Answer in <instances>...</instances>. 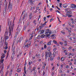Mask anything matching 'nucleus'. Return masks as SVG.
<instances>
[{
	"mask_svg": "<svg viewBox=\"0 0 76 76\" xmlns=\"http://www.w3.org/2000/svg\"><path fill=\"white\" fill-rule=\"evenodd\" d=\"M15 18H14V20L12 22V24L11 26L12 25V21H10H10L9 20H8V25H10L9 26V33H10V34H11V32H12L13 31V28H14V26H15V24H14V20H15Z\"/></svg>",
	"mask_w": 76,
	"mask_h": 76,
	"instance_id": "f257e3e1",
	"label": "nucleus"
},
{
	"mask_svg": "<svg viewBox=\"0 0 76 76\" xmlns=\"http://www.w3.org/2000/svg\"><path fill=\"white\" fill-rule=\"evenodd\" d=\"M48 57H50V58H51V57L52 56V55H51V52H49L48 53L47 52H45V59H47V58L48 57Z\"/></svg>",
	"mask_w": 76,
	"mask_h": 76,
	"instance_id": "f03ea898",
	"label": "nucleus"
},
{
	"mask_svg": "<svg viewBox=\"0 0 76 76\" xmlns=\"http://www.w3.org/2000/svg\"><path fill=\"white\" fill-rule=\"evenodd\" d=\"M50 32V30L49 29H48L46 30V32L45 33L46 35V37H50V35L51 32Z\"/></svg>",
	"mask_w": 76,
	"mask_h": 76,
	"instance_id": "7ed1b4c3",
	"label": "nucleus"
},
{
	"mask_svg": "<svg viewBox=\"0 0 76 76\" xmlns=\"http://www.w3.org/2000/svg\"><path fill=\"white\" fill-rule=\"evenodd\" d=\"M76 5L74 4H71V7H69V9L70 10H74L75 9L76 7Z\"/></svg>",
	"mask_w": 76,
	"mask_h": 76,
	"instance_id": "20e7f679",
	"label": "nucleus"
},
{
	"mask_svg": "<svg viewBox=\"0 0 76 76\" xmlns=\"http://www.w3.org/2000/svg\"><path fill=\"white\" fill-rule=\"evenodd\" d=\"M9 8L10 11H11V10H12V4H11L10 2H9L8 9H9Z\"/></svg>",
	"mask_w": 76,
	"mask_h": 76,
	"instance_id": "39448f33",
	"label": "nucleus"
},
{
	"mask_svg": "<svg viewBox=\"0 0 76 76\" xmlns=\"http://www.w3.org/2000/svg\"><path fill=\"white\" fill-rule=\"evenodd\" d=\"M31 41L28 42V43L26 46V48H28L30 47V45H31Z\"/></svg>",
	"mask_w": 76,
	"mask_h": 76,
	"instance_id": "423d86ee",
	"label": "nucleus"
},
{
	"mask_svg": "<svg viewBox=\"0 0 76 76\" xmlns=\"http://www.w3.org/2000/svg\"><path fill=\"white\" fill-rule=\"evenodd\" d=\"M70 14H72V11L69 10L66 12V16H68V15H70Z\"/></svg>",
	"mask_w": 76,
	"mask_h": 76,
	"instance_id": "0eeeda50",
	"label": "nucleus"
},
{
	"mask_svg": "<svg viewBox=\"0 0 76 76\" xmlns=\"http://www.w3.org/2000/svg\"><path fill=\"white\" fill-rule=\"evenodd\" d=\"M28 15V14H27V13H25L23 15V18L22 19L23 20H25V18H27V16Z\"/></svg>",
	"mask_w": 76,
	"mask_h": 76,
	"instance_id": "6e6552de",
	"label": "nucleus"
},
{
	"mask_svg": "<svg viewBox=\"0 0 76 76\" xmlns=\"http://www.w3.org/2000/svg\"><path fill=\"white\" fill-rule=\"evenodd\" d=\"M7 10V4L5 6V8L4 10V13H6V10Z\"/></svg>",
	"mask_w": 76,
	"mask_h": 76,
	"instance_id": "1a4fd4ad",
	"label": "nucleus"
},
{
	"mask_svg": "<svg viewBox=\"0 0 76 76\" xmlns=\"http://www.w3.org/2000/svg\"><path fill=\"white\" fill-rule=\"evenodd\" d=\"M1 66H2V68L1 69V71L0 72V73H1V71H2L3 69V68H4V64H2Z\"/></svg>",
	"mask_w": 76,
	"mask_h": 76,
	"instance_id": "9d476101",
	"label": "nucleus"
},
{
	"mask_svg": "<svg viewBox=\"0 0 76 76\" xmlns=\"http://www.w3.org/2000/svg\"><path fill=\"white\" fill-rule=\"evenodd\" d=\"M23 39V37H21L20 39H19L17 42V43H18V42H21V41Z\"/></svg>",
	"mask_w": 76,
	"mask_h": 76,
	"instance_id": "9b49d317",
	"label": "nucleus"
},
{
	"mask_svg": "<svg viewBox=\"0 0 76 76\" xmlns=\"http://www.w3.org/2000/svg\"><path fill=\"white\" fill-rule=\"evenodd\" d=\"M4 58V57H3V56L1 57V63H3V61H4V59H3Z\"/></svg>",
	"mask_w": 76,
	"mask_h": 76,
	"instance_id": "f8f14e48",
	"label": "nucleus"
},
{
	"mask_svg": "<svg viewBox=\"0 0 76 76\" xmlns=\"http://www.w3.org/2000/svg\"><path fill=\"white\" fill-rule=\"evenodd\" d=\"M12 51H13V53H12V55L13 56H15V48H13Z\"/></svg>",
	"mask_w": 76,
	"mask_h": 76,
	"instance_id": "ddd939ff",
	"label": "nucleus"
},
{
	"mask_svg": "<svg viewBox=\"0 0 76 76\" xmlns=\"http://www.w3.org/2000/svg\"><path fill=\"white\" fill-rule=\"evenodd\" d=\"M21 70H22V69L21 68H19L17 69V72L18 73H20V72H21Z\"/></svg>",
	"mask_w": 76,
	"mask_h": 76,
	"instance_id": "4468645a",
	"label": "nucleus"
},
{
	"mask_svg": "<svg viewBox=\"0 0 76 76\" xmlns=\"http://www.w3.org/2000/svg\"><path fill=\"white\" fill-rule=\"evenodd\" d=\"M48 51H50L51 50V47L50 46H48L47 48Z\"/></svg>",
	"mask_w": 76,
	"mask_h": 76,
	"instance_id": "2eb2a0df",
	"label": "nucleus"
},
{
	"mask_svg": "<svg viewBox=\"0 0 76 76\" xmlns=\"http://www.w3.org/2000/svg\"><path fill=\"white\" fill-rule=\"evenodd\" d=\"M8 30H6V32H5V35H8Z\"/></svg>",
	"mask_w": 76,
	"mask_h": 76,
	"instance_id": "dca6fc26",
	"label": "nucleus"
},
{
	"mask_svg": "<svg viewBox=\"0 0 76 76\" xmlns=\"http://www.w3.org/2000/svg\"><path fill=\"white\" fill-rule=\"evenodd\" d=\"M67 6V4H65L63 5V7H66Z\"/></svg>",
	"mask_w": 76,
	"mask_h": 76,
	"instance_id": "f3484780",
	"label": "nucleus"
},
{
	"mask_svg": "<svg viewBox=\"0 0 76 76\" xmlns=\"http://www.w3.org/2000/svg\"><path fill=\"white\" fill-rule=\"evenodd\" d=\"M29 16L30 19H32V13H30Z\"/></svg>",
	"mask_w": 76,
	"mask_h": 76,
	"instance_id": "a211bd4d",
	"label": "nucleus"
},
{
	"mask_svg": "<svg viewBox=\"0 0 76 76\" xmlns=\"http://www.w3.org/2000/svg\"><path fill=\"white\" fill-rule=\"evenodd\" d=\"M44 32V30H42V31L40 34V35H42V34H43Z\"/></svg>",
	"mask_w": 76,
	"mask_h": 76,
	"instance_id": "6ab92c4d",
	"label": "nucleus"
},
{
	"mask_svg": "<svg viewBox=\"0 0 76 76\" xmlns=\"http://www.w3.org/2000/svg\"><path fill=\"white\" fill-rule=\"evenodd\" d=\"M4 3H5V6H6V4H7V3H6V0H4Z\"/></svg>",
	"mask_w": 76,
	"mask_h": 76,
	"instance_id": "aec40b11",
	"label": "nucleus"
},
{
	"mask_svg": "<svg viewBox=\"0 0 76 76\" xmlns=\"http://www.w3.org/2000/svg\"><path fill=\"white\" fill-rule=\"evenodd\" d=\"M54 35H55V34H53L51 35L52 37H53L54 39H56V37L54 36Z\"/></svg>",
	"mask_w": 76,
	"mask_h": 76,
	"instance_id": "412c9836",
	"label": "nucleus"
},
{
	"mask_svg": "<svg viewBox=\"0 0 76 76\" xmlns=\"http://www.w3.org/2000/svg\"><path fill=\"white\" fill-rule=\"evenodd\" d=\"M9 38V37L8 36H6L5 37V42H6V39H7Z\"/></svg>",
	"mask_w": 76,
	"mask_h": 76,
	"instance_id": "4be33fe9",
	"label": "nucleus"
},
{
	"mask_svg": "<svg viewBox=\"0 0 76 76\" xmlns=\"http://www.w3.org/2000/svg\"><path fill=\"white\" fill-rule=\"evenodd\" d=\"M53 43L56 44H57V42L55 40H53Z\"/></svg>",
	"mask_w": 76,
	"mask_h": 76,
	"instance_id": "5701e85b",
	"label": "nucleus"
},
{
	"mask_svg": "<svg viewBox=\"0 0 76 76\" xmlns=\"http://www.w3.org/2000/svg\"><path fill=\"white\" fill-rule=\"evenodd\" d=\"M31 61H30L28 62V66H31Z\"/></svg>",
	"mask_w": 76,
	"mask_h": 76,
	"instance_id": "b1692460",
	"label": "nucleus"
},
{
	"mask_svg": "<svg viewBox=\"0 0 76 76\" xmlns=\"http://www.w3.org/2000/svg\"><path fill=\"white\" fill-rule=\"evenodd\" d=\"M34 74L35 76H36V75H37V72H36L35 70V71H34Z\"/></svg>",
	"mask_w": 76,
	"mask_h": 76,
	"instance_id": "393cba45",
	"label": "nucleus"
},
{
	"mask_svg": "<svg viewBox=\"0 0 76 76\" xmlns=\"http://www.w3.org/2000/svg\"><path fill=\"white\" fill-rule=\"evenodd\" d=\"M51 41L50 40V42L48 43L47 45H51Z\"/></svg>",
	"mask_w": 76,
	"mask_h": 76,
	"instance_id": "a878e982",
	"label": "nucleus"
},
{
	"mask_svg": "<svg viewBox=\"0 0 76 76\" xmlns=\"http://www.w3.org/2000/svg\"><path fill=\"white\" fill-rule=\"evenodd\" d=\"M46 36H45V35H42L41 36V37L42 38H44L45 37H46Z\"/></svg>",
	"mask_w": 76,
	"mask_h": 76,
	"instance_id": "bb28decb",
	"label": "nucleus"
},
{
	"mask_svg": "<svg viewBox=\"0 0 76 76\" xmlns=\"http://www.w3.org/2000/svg\"><path fill=\"white\" fill-rule=\"evenodd\" d=\"M4 44L6 46H7V45H8V44L7 43V42H5Z\"/></svg>",
	"mask_w": 76,
	"mask_h": 76,
	"instance_id": "cd10ccee",
	"label": "nucleus"
},
{
	"mask_svg": "<svg viewBox=\"0 0 76 76\" xmlns=\"http://www.w3.org/2000/svg\"><path fill=\"white\" fill-rule=\"evenodd\" d=\"M26 43H25L24 44V48H26Z\"/></svg>",
	"mask_w": 76,
	"mask_h": 76,
	"instance_id": "c85d7f7f",
	"label": "nucleus"
},
{
	"mask_svg": "<svg viewBox=\"0 0 76 76\" xmlns=\"http://www.w3.org/2000/svg\"><path fill=\"white\" fill-rule=\"evenodd\" d=\"M61 60L62 61H64V58L63 57H62L61 58Z\"/></svg>",
	"mask_w": 76,
	"mask_h": 76,
	"instance_id": "c756f323",
	"label": "nucleus"
},
{
	"mask_svg": "<svg viewBox=\"0 0 76 76\" xmlns=\"http://www.w3.org/2000/svg\"><path fill=\"white\" fill-rule=\"evenodd\" d=\"M53 55L54 57L56 56V52H54L53 53Z\"/></svg>",
	"mask_w": 76,
	"mask_h": 76,
	"instance_id": "7c9ffc66",
	"label": "nucleus"
},
{
	"mask_svg": "<svg viewBox=\"0 0 76 76\" xmlns=\"http://www.w3.org/2000/svg\"><path fill=\"white\" fill-rule=\"evenodd\" d=\"M7 48H8V47H7V46H6L5 47L4 49H5V50H7Z\"/></svg>",
	"mask_w": 76,
	"mask_h": 76,
	"instance_id": "2f4dec72",
	"label": "nucleus"
},
{
	"mask_svg": "<svg viewBox=\"0 0 76 76\" xmlns=\"http://www.w3.org/2000/svg\"><path fill=\"white\" fill-rule=\"evenodd\" d=\"M32 38H33V36H32L30 38H29V41L30 40H31V39H32Z\"/></svg>",
	"mask_w": 76,
	"mask_h": 76,
	"instance_id": "473e14b6",
	"label": "nucleus"
},
{
	"mask_svg": "<svg viewBox=\"0 0 76 76\" xmlns=\"http://www.w3.org/2000/svg\"><path fill=\"white\" fill-rule=\"evenodd\" d=\"M26 29V25H25L24 26V28H23V30L24 31H25V30Z\"/></svg>",
	"mask_w": 76,
	"mask_h": 76,
	"instance_id": "72a5a7b5",
	"label": "nucleus"
},
{
	"mask_svg": "<svg viewBox=\"0 0 76 76\" xmlns=\"http://www.w3.org/2000/svg\"><path fill=\"white\" fill-rule=\"evenodd\" d=\"M14 56H11V58L12 59V60H13V58H14Z\"/></svg>",
	"mask_w": 76,
	"mask_h": 76,
	"instance_id": "f704fd0d",
	"label": "nucleus"
},
{
	"mask_svg": "<svg viewBox=\"0 0 76 76\" xmlns=\"http://www.w3.org/2000/svg\"><path fill=\"white\" fill-rule=\"evenodd\" d=\"M20 29H19L18 30V31L17 32V33L18 34H19V32H20Z\"/></svg>",
	"mask_w": 76,
	"mask_h": 76,
	"instance_id": "c9c22d12",
	"label": "nucleus"
},
{
	"mask_svg": "<svg viewBox=\"0 0 76 76\" xmlns=\"http://www.w3.org/2000/svg\"><path fill=\"white\" fill-rule=\"evenodd\" d=\"M61 5H62V4H61V3H59V7L61 8Z\"/></svg>",
	"mask_w": 76,
	"mask_h": 76,
	"instance_id": "e433bc0d",
	"label": "nucleus"
},
{
	"mask_svg": "<svg viewBox=\"0 0 76 76\" xmlns=\"http://www.w3.org/2000/svg\"><path fill=\"white\" fill-rule=\"evenodd\" d=\"M44 48L45 49L47 48V45H46L45 44L44 45Z\"/></svg>",
	"mask_w": 76,
	"mask_h": 76,
	"instance_id": "4c0bfd02",
	"label": "nucleus"
},
{
	"mask_svg": "<svg viewBox=\"0 0 76 76\" xmlns=\"http://www.w3.org/2000/svg\"><path fill=\"white\" fill-rule=\"evenodd\" d=\"M35 69V67H33V69L32 70V71H34Z\"/></svg>",
	"mask_w": 76,
	"mask_h": 76,
	"instance_id": "58836bf2",
	"label": "nucleus"
},
{
	"mask_svg": "<svg viewBox=\"0 0 76 76\" xmlns=\"http://www.w3.org/2000/svg\"><path fill=\"white\" fill-rule=\"evenodd\" d=\"M41 38V36L40 35H39L37 37V38L38 39H39Z\"/></svg>",
	"mask_w": 76,
	"mask_h": 76,
	"instance_id": "ea45409f",
	"label": "nucleus"
},
{
	"mask_svg": "<svg viewBox=\"0 0 76 76\" xmlns=\"http://www.w3.org/2000/svg\"><path fill=\"white\" fill-rule=\"evenodd\" d=\"M12 72H10L9 75L10 76H11V75H12Z\"/></svg>",
	"mask_w": 76,
	"mask_h": 76,
	"instance_id": "a19ab883",
	"label": "nucleus"
},
{
	"mask_svg": "<svg viewBox=\"0 0 76 76\" xmlns=\"http://www.w3.org/2000/svg\"><path fill=\"white\" fill-rule=\"evenodd\" d=\"M25 66L24 67V70H26V66H25V64H24Z\"/></svg>",
	"mask_w": 76,
	"mask_h": 76,
	"instance_id": "79ce46f5",
	"label": "nucleus"
},
{
	"mask_svg": "<svg viewBox=\"0 0 76 76\" xmlns=\"http://www.w3.org/2000/svg\"><path fill=\"white\" fill-rule=\"evenodd\" d=\"M54 75V72H53L52 73V76H53Z\"/></svg>",
	"mask_w": 76,
	"mask_h": 76,
	"instance_id": "37998d69",
	"label": "nucleus"
},
{
	"mask_svg": "<svg viewBox=\"0 0 76 76\" xmlns=\"http://www.w3.org/2000/svg\"><path fill=\"white\" fill-rule=\"evenodd\" d=\"M55 12H58V13H61L60 12H59V11L58 10H56L55 11Z\"/></svg>",
	"mask_w": 76,
	"mask_h": 76,
	"instance_id": "c03bdc74",
	"label": "nucleus"
},
{
	"mask_svg": "<svg viewBox=\"0 0 76 76\" xmlns=\"http://www.w3.org/2000/svg\"><path fill=\"white\" fill-rule=\"evenodd\" d=\"M29 23H30V22H28V23L27 24V26H28L29 25Z\"/></svg>",
	"mask_w": 76,
	"mask_h": 76,
	"instance_id": "a18cd8bd",
	"label": "nucleus"
},
{
	"mask_svg": "<svg viewBox=\"0 0 76 76\" xmlns=\"http://www.w3.org/2000/svg\"><path fill=\"white\" fill-rule=\"evenodd\" d=\"M68 16L69 18H71V17L72 16V15H68Z\"/></svg>",
	"mask_w": 76,
	"mask_h": 76,
	"instance_id": "49530a36",
	"label": "nucleus"
},
{
	"mask_svg": "<svg viewBox=\"0 0 76 76\" xmlns=\"http://www.w3.org/2000/svg\"><path fill=\"white\" fill-rule=\"evenodd\" d=\"M9 52H8L7 53V56H6L7 58L9 56Z\"/></svg>",
	"mask_w": 76,
	"mask_h": 76,
	"instance_id": "de8ad7c7",
	"label": "nucleus"
},
{
	"mask_svg": "<svg viewBox=\"0 0 76 76\" xmlns=\"http://www.w3.org/2000/svg\"><path fill=\"white\" fill-rule=\"evenodd\" d=\"M32 58L33 60H34V59H35V56H33L32 57Z\"/></svg>",
	"mask_w": 76,
	"mask_h": 76,
	"instance_id": "09e8293b",
	"label": "nucleus"
},
{
	"mask_svg": "<svg viewBox=\"0 0 76 76\" xmlns=\"http://www.w3.org/2000/svg\"><path fill=\"white\" fill-rule=\"evenodd\" d=\"M42 27L41 26H39V28H40V30H41V29H42Z\"/></svg>",
	"mask_w": 76,
	"mask_h": 76,
	"instance_id": "8fccbe9b",
	"label": "nucleus"
},
{
	"mask_svg": "<svg viewBox=\"0 0 76 76\" xmlns=\"http://www.w3.org/2000/svg\"><path fill=\"white\" fill-rule=\"evenodd\" d=\"M43 19H44V20H45V21H46V20H46V17H45Z\"/></svg>",
	"mask_w": 76,
	"mask_h": 76,
	"instance_id": "3c124183",
	"label": "nucleus"
},
{
	"mask_svg": "<svg viewBox=\"0 0 76 76\" xmlns=\"http://www.w3.org/2000/svg\"><path fill=\"white\" fill-rule=\"evenodd\" d=\"M60 44H61V45H63V43L62 42H59Z\"/></svg>",
	"mask_w": 76,
	"mask_h": 76,
	"instance_id": "603ef678",
	"label": "nucleus"
},
{
	"mask_svg": "<svg viewBox=\"0 0 76 76\" xmlns=\"http://www.w3.org/2000/svg\"><path fill=\"white\" fill-rule=\"evenodd\" d=\"M59 73H61L62 72V70L61 69H60L59 70Z\"/></svg>",
	"mask_w": 76,
	"mask_h": 76,
	"instance_id": "864d4df0",
	"label": "nucleus"
},
{
	"mask_svg": "<svg viewBox=\"0 0 76 76\" xmlns=\"http://www.w3.org/2000/svg\"><path fill=\"white\" fill-rule=\"evenodd\" d=\"M67 43L66 42H65L64 43V45H65V46H66V45H67Z\"/></svg>",
	"mask_w": 76,
	"mask_h": 76,
	"instance_id": "5fc2aeb1",
	"label": "nucleus"
},
{
	"mask_svg": "<svg viewBox=\"0 0 76 76\" xmlns=\"http://www.w3.org/2000/svg\"><path fill=\"white\" fill-rule=\"evenodd\" d=\"M46 23H47V22H45L44 23H43V24L44 25V26H45V25H46Z\"/></svg>",
	"mask_w": 76,
	"mask_h": 76,
	"instance_id": "6e6d98bb",
	"label": "nucleus"
},
{
	"mask_svg": "<svg viewBox=\"0 0 76 76\" xmlns=\"http://www.w3.org/2000/svg\"><path fill=\"white\" fill-rule=\"evenodd\" d=\"M4 53L5 54H6V52H7V51H6V50H4Z\"/></svg>",
	"mask_w": 76,
	"mask_h": 76,
	"instance_id": "4d7b16f0",
	"label": "nucleus"
},
{
	"mask_svg": "<svg viewBox=\"0 0 76 76\" xmlns=\"http://www.w3.org/2000/svg\"><path fill=\"white\" fill-rule=\"evenodd\" d=\"M20 2V0H17V3H19Z\"/></svg>",
	"mask_w": 76,
	"mask_h": 76,
	"instance_id": "13d9d810",
	"label": "nucleus"
},
{
	"mask_svg": "<svg viewBox=\"0 0 76 76\" xmlns=\"http://www.w3.org/2000/svg\"><path fill=\"white\" fill-rule=\"evenodd\" d=\"M57 18L58 19V20L59 21V22H61L60 21V19H59L58 17H57Z\"/></svg>",
	"mask_w": 76,
	"mask_h": 76,
	"instance_id": "bf43d9fd",
	"label": "nucleus"
},
{
	"mask_svg": "<svg viewBox=\"0 0 76 76\" xmlns=\"http://www.w3.org/2000/svg\"><path fill=\"white\" fill-rule=\"evenodd\" d=\"M53 20H53V18H51L50 20V22H52V21H53Z\"/></svg>",
	"mask_w": 76,
	"mask_h": 76,
	"instance_id": "052dcab7",
	"label": "nucleus"
},
{
	"mask_svg": "<svg viewBox=\"0 0 76 76\" xmlns=\"http://www.w3.org/2000/svg\"><path fill=\"white\" fill-rule=\"evenodd\" d=\"M46 12H47V11L45 10V9H44V13H46Z\"/></svg>",
	"mask_w": 76,
	"mask_h": 76,
	"instance_id": "680f3d73",
	"label": "nucleus"
},
{
	"mask_svg": "<svg viewBox=\"0 0 76 76\" xmlns=\"http://www.w3.org/2000/svg\"><path fill=\"white\" fill-rule=\"evenodd\" d=\"M28 69L30 70L31 69V66H29Z\"/></svg>",
	"mask_w": 76,
	"mask_h": 76,
	"instance_id": "e2e57ef3",
	"label": "nucleus"
},
{
	"mask_svg": "<svg viewBox=\"0 0 76 76\" xmlns=\"http://www.w3.org/2000/svg\"><path fill=\"white\" fill-rule=\"evenodd\" d=\"M61 33H62L63 34H65V33L63 31H62L61 32Z\"/></svg>",
	"mask_w": 76,
	"mask_h": 76,
	"instance_id": "0e129e2a",
	"label": "nucleus"
},
{
	"mask_svg": "<svg viewBox=\"0 0 76 76\" xmlns=\"http://www.w3.org/2000/svg\"><path fill=\"white\" fill-rule=\"evenodd\" d=\"M27 42H28V39H26V40L25 43H26Z\"/></svg>",
	"mask_w": 76,
	"mask_h": 76,
	"instance_id": "69168bd1",
	"label": "nucleus"
},
{
	"mask_svg": "<svg viewBox=\"0 0 76 76\" xmlns=\"http://www.w3.org/2000/svg\"><path fill=\"white\" fill-rule=\"evenodd\" d=\"M7 75H8V73H6L5 76H7Z\"/></svg>",
	"mask_w": 76,
	"mask_h": 76,
	"instance_id": "338daca9",
	"label": "nucleus"
},
{
	"mask_svg": "<svg viewBox=\"0 0 76 76\" xmlns=\"http://www.w3.org/2000/svg\"><path fill=\"white\" fill-rule=\"evenodd\" d=\"M66 68H69V65H67L66 66Z\"/></svg>",
	"mask_w": 76,
	"mask_h": 76,
	"instance_id": "774afa93",
	"label": "nucleus"
}]
</instances>
